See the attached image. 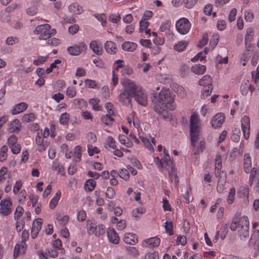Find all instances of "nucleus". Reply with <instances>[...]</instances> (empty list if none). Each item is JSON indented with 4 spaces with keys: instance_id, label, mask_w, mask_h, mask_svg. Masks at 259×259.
<instances>
[{
    "instance_id": "c03bdc74",
    "label": "nucleus",
    "mask_w": 259,
    "mask_h": 259,
    "mask_svg": "<svg viewBox=\"0 0 259 259\" xmlns=\"http://www.w3.org/2000/svg\"><path fill=\"white\" fill-rule=\"evenodd\" d=\"M125 249L127 253L133 257H138L139 255L138 250L135 247L127 246Z\"/></svg>"
},
{
    "instance_id": "0e129e2a",
    "label": "nucleus",
    "mask_w": 259,
    "mask_h": 259,
    "mask_svg": "<svg viewBox=\"0 0 259 259\" xmlns=\"http://www.w3.org/2000/svg\"><path fill=\"white\" fill-rule=\"evenodd\" d=\"M105 233V227L103 225H99L96 226V230L95 232V235L96 236H100Z\"/></svg>"
},
{
    "instance_id": "dca6fc26",
    "label": "nucleus",
    "mask_w": 259,
    "mask_h": 259,
    "mask_svg": "<svg viewBox=\"0 0 259 259\" xmlns=\"http://www.w3.org/2000/svg\"><path fill=\"white\" fill-rule=\"evenodd\" d=\"M171 28V22L169 20H167L161 23L159 27V30L164 32L167 35H171L173 34Z\"/></svg>"
},
{
    "instance_id": "7c9ffc66",
    "label": "nucleus",
    "mask_w": 259,
    "mask_h": 259,
    "mask_svg": "<svg viewBox=\"0 0 259 259\" xmlns=\"http://www.w3.org/2000/svg\"><path fill=\"white\" fill-rule=\"evenodd\" d=\"M105 49L109 54H114L116 52V44L112 41H107L105 44Z\"/></svg>"
},
{
    "instance_id": "bb28decb",
    "label": "nucleus",
    "mask_w": 259,
    "mask_h": 259,
    "mask_svg": "<svg viewBox=\"0 0 259 259\" xmlns=\"http://www.w3.org/2000/svg\"><path fill=\"white\" fill-rule=\"evenodd\" d=\"M61 196V191L58 190L49 203V207L53 209L57 206Z\"/></svg>"
},
{
    "instance_id": "052dcab7",
    "label": "nucleus",
    "mask_w": 259,
    "mask_h": 259,
    "mask_svg": "<svg viewBox=\"0 0 259 259\" xmlns=\"http://www.w3.org/2000/svg\"><path fill=\"white\" fill-rule=\"evenodd\" d=\"M48 58V56H39L37 57L36 59H35L34 60H33V63L35 65L38 66V65L45 63Z\"/></svg>"
},
{
    "instance_id": "37998d69",
    "label": "nucleus",
    "mask_w": 259,
    "mask_h": 259,
    "mask_svg": "<svg viewBox=\"0 0 259 259\" xmlns=\"http://www.w3.org/2000/svg\"><path fill=\"white\" fill-rule=\"evenodd\" d=\"M56 219L62 226H65L69 221V217L67 215H61L60 214L56 215Z\"/></svg>"
},
{
    "instance_id": "69168bd1",
    "label": "nucleus",
    "mask_w": 259,
    "mask_h": 259,
    "mask_svg": "<svg viewBox=\"0 0 259 259\" xmlns=\"http://www.w3.org/2000/svg\"><path fill=\"white\" fill-rule=\"evenodd\" d=\"M244 18L247 22H252L254 18L253 13L250 10H246L244 12Z\"/></svg>"
},
{
    "instance_id": "c85d7f7f",
    "label": "nucleus",
    "mask_w": 259,
    "mask_h": 259,
    "mask_svg": "<svg viewBox=\"0 0 259 259\" xmlns=\"http://www.w3.org/2000/svg\"><path fill=\"white\" fill-rule=\"evenodd\" d=\"M37 5L38 2L36 0L31 2L29 6L27 9V13L30 16H33L36 14L37 12Z\"/></svg>"
},
{
    "instance_id": "9d476101",
    "label": "nucleus",
    "mask_w": 259,
    "mask_h": 259,
    "mask_svg": "<svg viewBox=\"0 0 259 259\" xmlns=\"http://www.w3.org/2000/svg\"><path fill=\"white\" fill-rule=\"evenodd\" d=\"M241 128L244 138L247 140L250 135V118L248 116L244 115L241 120Z\"/></svg>"
},
{
    "instance_id": "de8ad7c7",
    "label": "nucleus",
    "mask_w": 259,
    "mask_h": 259,
    "mask_svg": "<svg viewBox=\"0 0 259 259\" xmlns=\"http://www.w3.org/2000/svg\"><path fill=\"white\" fill-rule=\"evenodd\" d=\"M236 194V190L234 187H232L230 189L227 201L228 204H231L233 203L234 200V197Z\"/></svg>"
},
{
    "instance_id": "6ab92c4d",
    "label": "nucleus",
    "mask_w": 259,
    "mask_h": 259,
    "mask_svg": "<svg viewBox=\"0 0 259 259\" xmlns=\"http://www.w3.org/2000/svg\"><path fill=\"white\" fill-rule=\"evenodd\" d=\"M91 49L97 55H100L102 53V43L98 40H92L90 44Z\"/></svg>"
},
{
    "instance_id": "0eeeda50",
    "label": "nucleus",
    "mask_w": 259,
    "mask_h": 259,
    "mask_svg": "<svg viewBox=\"0 0 259 259\" xmlns=\"http://www.w3.org/2000/svg\"><path fill=\"white\" fill-rule=\"evenodd\" d=\"M191 26V24L188 19L184 17L180 18L176 23L177 30L183 35L188 33Z\"/></svg>"
},
{
    "instance_id": "f704fd0d",
    "label": "nucleus",
    "mask_w": 259,
    "mask_h": 259,
    "mask_svg": "<svg viewBox=\"0 0 259 259\" xmlns=\"http://www.w3.org/2000/svg\"><path fill=\"white\" fill-rule=\"evenodd\" d=\"M238 195L240 197L244 198V201H245V203L246 204H247L248 203L249 191L247 188H240L239 190L238 191Z\"/></svg>"
},
{
    "instance_id": "72a5a7b5",
    "label": "nucleus",
    "mask_w": 259,
    "mask_h": 259,
    "mask_svg": "<svg viewBox=\"0 0 259 259\" xmlns=\"http://www.w3.org/2000/svg\"><path fill=\"white\" fill-rule=\"evenodd\" d=\"M254 36V30L253 28L248 27L246 29V32L245 36V42L247 45V44H250L251 41L252 40ZM250 44H249L248 47H249Z\"/></svg>"
},
{
    "instance_id": "e433bc0d",
    "label": "nucleus",
    "mask_w": 259,
    "mask_h": 259,
    "mask_svg": "<svg viewBox=\"0 0 259 259\" xmlns=\"http://www.w3.org/2000/svg\"><path fill=\"white\" fill-rule=\"evenodd\" d=\"M162 161L163 162V168L166 167L167 169H169L175 167L173 162L170 159L169 155L164 156V158L162 159Z\"/></svg>"
},
{
    "instance_id": "ddd939ff",
    "label": "nucleus",
    "mask_w": 259,
    "mask_h": 259,
    "mask_svg": "<svg viewBox=\"0 0 259 259\" xmlns=\"http://www.w3.org/2000/svg\"><path fill=\"white\" fill-rule=\"evenodd\" d=\"M160 243V239L158 237H151L145 239L142 243L143 247L153 248L158 246Z\"/></svg>"
},
{
    "instance_id": "a18cd8bd",
    "label": "nucleus",
    "mask_w": 259,
    "mask_h": 259,
    "mask_svg": "<svg viewBox=\"0 0 259 259\" xmlns=\"http://www.w3.org/2000/svg\"><path fill=\"white\" fill-rule=\"evenodd\" d=\"M188 43L186 41H181L174 46V49L178 52L183 51L187 47Z\"/></svg>"
},
{
    "instance_id": "473e14b6",
    "label": "nucleus",
    "mask_w": 259,
    "mask_h": 259,
    "mask_svg": "<svg viewBox=\"0 0 259 259\" xmlns=\"http://www.w3.org/2000/svg\"><path fill=\"white\" fill-rule=\"evenodd\" d=\"M199 84L200 85L203 86L204 88H208L209 86L212 85V78L210 76L205 75L199 81Z\"/></svg>"
},
{
    "instance_id": "f03ea898",
    "label": "nucleus",
    "mask_w": 259,
    "mask_h": 259,
    "mask_svg": "<svg viewBox=\"0 0 259 259\" xmlns=\"http://www.w3.org/2000/svg\"><path fill=\"white\" fill-rule=\"evenodd\" d=\"M121 83L124 88L123 91L119 96V101L126 106H128L131 103L132 94V80L125 78L121 80Z\"/></svg>"
},
{
    "instance_id": "20e7f679",
    "label": "nucleus",
    "mask_w": 259,
    "mask_h": 259,
    "mask_svg": "<svg viewBox=\"0 0 259 259\" xmlns=\"http://www.w3.org/2000/svg\"><path fill=\"white\" fill-rule=\"evenodd\" d=\"M249 221L247 217L244 215L239 220L238 235L241 240L249 236Z\"/></svg>"
},
{
    "instance_id": "5701e85b",
    "label": "nucleus",
    "mask_w": 259,
    "mask_h": 259,
    "mask_svg": "<svg viewBox=\"0 0 259 259\" xmlns=\"http://www.w3.org/2000/svg\"><path fill=\"white\" fill-rule=\"evenodd\" d=\"M154 109L155 111L157 112L159 115H161L163 119L165 120L170 119V113L164 110L161 107H160V105H155L154 107Z\"/></svg>"
},
{
    "instance_id": "412c9836",
    "label": "nucleus",
    "mask_w": 259,
    "mask_h": 259,
    "mask_svg": "<svg viewBox=\"0 0 259 259\" xmlns=\"http://www.w3.org/2000/svg\"><path fill=\"white\" fill-rule=\"evenodd\" d=\"M123 241L126 243L134 245L138 242V237L134 233H125L123 238Z\"/></svg>"
},
{
    "instance_id": "603ef678",
    "label": "nucleus",
    "mask_w": 259,
    "mask_h": 259,
    "mask_svg": "<svg viewBox=\"0 0 259 259\" xmlns=\"http://www.w3.org/2000/svg\"><path fill=\"white\" fill-rule=\"evenodd\" d=\"M24 211V209L22 207L19 205L18 206L16 207L15 211L14 212V220L16 221H18L19 219V218L23 215Z\"/></svg>"
},
{
    "instance_id": "aec40b11",
    "label": "nucleus",
    "mask_w": 259,
    "mask_h": 259,
    "mask_svg": "<svg viewBox=\"0 0 259 259\" xmlns=\"http://www.w3.org/2000/svg\"><path fill=\"white\" fill-rule=\"evenodd\" d=\"M107 235L110 242L115 244L119 243V237L114 229L109 228L107 231Z\"/></svg>"
},
{
    "instance_id": "ea45409f",
    "label": "nucleus",
    "mask_w": 259,
    "mask_h": 259,
    "mask_svg": "<svg viewBox=\"0 0 259 259\" xmlns=\"http://www.w3.org/2000/svg\"><path fill=\"white\" fill-rule=\"evenodd\" d=\"M96 185V183L94 180L89 179L85 182L84 185L85 190L92 191L95 189Z\"/></svg>"
},
{
    "instance_id": "4c0bfd02",
    "label": "nucleus",
    "mask_w": 259,
    "mask_h": 259,
    "mask_svg": "<svg viewBox=\"0 0 259 259\" xmlns=\"http://www.w3.org/2000/svg\"><path fill=\"white\" fill-rule=\"evenodd\" d=\"M119 142L127 147H131L133 146L132 142L124 135H120L118 137Z\"/></svg>"
},
{
    "instance_id": "8fccbe9b",
    "label": "nucleus",
    "mask_w": 259,
    "mask_h": 259,
    "mask_svg": "<svg viewBox=\"0 0 259 259\" xmlns=\"http://www.w3.org/2000/svg\"><path fill=\"white\" fill-rule=\"evenodd\" d=\"M8 151V148L6 146H3L0 150V161L3 162L4 161L7 156V152Z\"/></svg>"
},
{
    "instance_id": "1a4fd4ad",
    "label": "nucleus",
    "mask_w": 259,
    "mask_h": 259,
    "mask_svg": "<svg viewBox=\"0 0 259 259\" xmlns=\"http://www.w3.org/2000/svg\"><path fill=\"white\" fill-rule=\"evenodd\" d=\"M87 46L83 42H79L77 45L70 46L67 48V51L69 54L74 56H78L81 52L86 50Z\"/></svg>"
},
{
    "instance_id": "3c124183",
    "label": "nucleus",
    "mask_w": 259,
    "mask_h": 259,
    "mask_svg": "<svg viewBox=\"0 0 259 259\" xmlns=\"http://www.w3.org/2000/svg\"><path fill=\"white\" fill-rule=\"evenodd\" d=\"M94 16L101 23L102 26H105L106 24V16L105 14H95Z\"/></svg>"
},
{
    "instance_id": "5fc2aeb1",
    "label": "nucleus",
    "mask_w": 259,
    "mask_h": 259,
    "mask_svg": "<svg viewBox=\"0 0 259 259\" xmlns=\"http://www.w3.org/2000/svg\"><path fill=\"white\" fill-rule=\"evenodd\" d=\"M105 147L107 149L108 148H111L113 149H115V142L112 137L110 136L107 138Z\"/></svg>"
},
{
    "instance_id": "2f4dec72",
    "label": "nucleus",
    "mask_w": 259,
    "mask_h": 259,
    "mask_svg": "<svg viewBox=\"0 0 259 259\" xmlns=\"http://www.w3.org/2000/svg\"><path fill=\"white\" fill-rule=\"evenodd\" d=\"M251 168V157L249 154H245L244 157V170L246 173L250 172Z\"/></svg>"
},
{
    "instance_id": "393cba45",
    "label": "nucleus",
    "mask_w": 259,
    "mask_h": 259,
    "mask_svg": "<svg viewBox=\"0 0 259 259\" xmlns=\"http://www.w3.org/2000/svg\"><path fill=\"white\" fill-rule=\"evenodd\" d=\"M69 11L74 14L79 15L83 12V9L77 3H73L68 6Z\"/></svg>"
},
{
    "instance_id": "864d4df0",
    "label": "nucleus",
    "mask_w": 259,
    "mask_h": 259,
    "mask_svg": "<svg viewBox=\"0 0 259 259\" xmlns=\"http://www.w3.org/2000/svg\"><path fill=\"white\" fill-rule=\"evenodd\" d=\"M112 115H113L107 114L106 115L102 116V122L106 125H109L111 124L112 121L114 120Z\"/></svg>"
},
{
    "instance_id": "cd10ccee",
    "label": "nucleus",
    "mask_w": 259,
    "mask_h": 259,
    "mask_svg": "<svg viewBox=\"0 0 259 259\" xmlns=\"http://www.w3.org/2000/svg\"><path fill=\"white\" fill-rule=\"evenodd\" d=\"M137 48V45L133 42L126 41L124 42L122 45V49L124 51L133 52Z\"/></svg>"
},
{
    "instance_id": "4be33fe9",
    "label": "nucleus",
    "mask_w": 259,
    "mask_h": 259,
    "mask_svg": "<svg viewBox=\"0 0 259 259\" xmlns=\"http://www.w3.org/2000/svg\"><path fill=\"white\" fill-rule=\"evenodd\" d=\"M27 247L25 242H22L21 244H16L14 250V257L17 258L20 254H23Z\"/></svg>"
},
{
    "instance_id": "6e6552de",
    "label": "nucleus",
    "mask_w": 259,
    "mask_h": 259,
    "mask_svg": "<svg viewBox=\"0 0 259 259\" xmlns=\"http://www.w3.org/2000/svg\"><path fill=\"white\" fill-rule=\"evenodd\" d=\"M12 211V201L10 198L4 199L0 202V214L8 216Z\"/></svg>"
},
{
    "instance_id": "58836bf2",
    "label": "nucleus",
    "mask_w": 259,
    "mask_h": 259,
    "mask_svg": "<svg viewBox=\"0 0 259 259\" xmlns=\"http://www.w3.org/2000/svg\"><path fill=\"white\" fill-rule=\"evenodd\" d=\"M97 225L93 221L88 220L87 224V230L89 235L94 234Z\"/></svg>"
},
{
    "instance_id": "7ed1b4c3",
    "label": "nucleus",
    "mask_w": 259,
    "mask_h": 259,
    "mask_svg": "<svg viewBox=\"0 0 259 259\" xmlns=\"http://www.w3.org/2000/svg\"><path fill=\"white\" fill-rule=\"evenodd\" d=\"M190 136L191 144L195 147L199 139L200 123L197 114L193 113L191 115L190 119Z\"/></svg>"
},
{
    "instance_id": "bf43d9fd",
    "label": "nucleus",
    "mask_w": 259,
    "mask_h": 259,
    "mask_svg": "<svg viewBox=\"0 0 259 259\" xmlns=\"http://www.w3.org/2000/svg\"><path fill=\"white\" fill-rule=\"evenodd\" d=\"M164 228L166 233H168L170 235H173V224L172 222L166 221L165 222Z\"/></svg>"
},
{
    "instance_id": "c9c22d12",
    "label": "nucleus",
    "mask_w": 259,
    "mask_h": 259,
    "mask_svg": "<svg viewBox=\"0 0 259 259\" xmlns=\"http://www.w3.org/2000/svg\"><path fill=\"white\" fill-rule=\"evenodd\" d=\"M100 100L97 98H93L89 100V103L92 106V109L95 111H101L102 106L99 105Z\"/></svg>"
},
{
    "instance_id": "f8f14e48",
    "label": "nucleus",
    "mask_w": 259,
    "mask_h": 259,
    "mask_svg": "<svg viewBox=\"0 0 259 259\" xmlns=\"http://www.w3.org/2000/svg\"><path fill=\"white\" fill-rule=\"evenodd\" d=\"M225 116L222 113H218L212 117L210 124L212 127L217 128L222 126L224 122Z\"/></svg>"
},
{
    "instance_id": "e2e57ef3",
    "label": "nucleus",
    "mask_w": 259,
    "mask_h": 259,
    "mask_svg": "<svg viewBox=\"0 0 259 259\" xmlns=\"http://www.w3.org/2000/svg\"><path fill=\"white\" fill-rule=\"evenodd\" d=\"M110 22L113 23H117L120 20V15L119 14H111L108 18Z\"/></svg>"
},
{
    "instance_id": "49530a36",
    "label": "nucleus",
    "mask_w": 259,
    "mask_h": 259,
    "mask_svg": "<svg viewBox=\"0 0 259 259\" xmlns=\"http://www.w3.org/2000/svg\"><path fill=\"white\" fill-rule=\"evenodd\" d=\"M118 176L125 181H128L130 179L128 171L125 168H122L119 170Z\"/></svg>"
},
{
    "instance_id": "9b49d317",
    "label": "nucleus",
    "mask_w": 259,
    "mask_h": 259,
    "mask_svg": "<svg viewBox=\"0 0 259 259\" xmlns=\"http://www.w3.org/2000/svg\"><path fill=\"white\" fill-rule=\"evenodd\" d=\"M81 156V147L79 146L75 147L73 152H68L65 153V157L67 159H70L73 157V159L75 162H78L80 160Z\"/></svg>"
},
{
    "instance_id": "a878e982",
    "label": "nucleus",
    "mask_w": 259,
    "mask_h": 259,
    "mask_svg": "<svg viewBox=\"0 0 259 259\" xmlns=\"http://www.w3.org/2000/svg\"><path fill=\"white\" fill-rule=\"evenodd\" d=\"M222 159L220 155H217L215 158V176H219L222 175V173H225L224 171L222 170Z\"/></svg>"
},
{
    "instance_id": "680f3d73",
    "label": "nucleus",
    "mask_w": 259,
    "mask_h": 259,
    "mask_svg": "<svg viewBox=\"0 0 259 259\" xmlns=\"http://www.w3.org/2000/svg\"><path fill=\"white\" fill-rule=\"evenodd\" d=\"M146 212V209L143 207H139L135 208L132 211V215L134 218H138V214H142Z\"/></svg>"
},
{
    "instance_id": "338daca9",
    "label": "nucleus",
    "mask_w": 259,
    "mask_h": 259,
    "mask_svg": "<svg viewBox=\"0 0 259 259\" xmlns=\"http://www.w3.org/2000/svg\"><path fill=\"white\" fill-rule=\"evenodd\" d=\"M212 90V87L209 86L208 88H206V89H204L202 92V94L201 95V98L205 99V98L209 96Z\"/></svg>"
},
{
    "instance_id": "f257e3e1",
    "label": "nucleus",
    "mask_w": 259,
    "mask_h": 259,
    "mask_svg": "<svg viewBox=\"0 0 259 259\" xmlns=\"http://www.w3.org/2000/svg\"><path fill=\"white\" fill-rule=\"evenodd\" d=\"M154 99L156 103L161 105L166 109L174 110L176 108L174 97L169 89L162 88L158 94H154Z\"/></svg>"
},
{
    "instance_id": "2eb2a0df",
    "label": "nucleus",
    "mask_w": 259,
    "mask_h": 259,
    "mask_svg": "<svg viewBox=\"0 0 259 259\" xmlns=\"http://www.w3.org/2000/svg\"><path fill=\"white\" fill-rule=\"evenodd\" d=\"M21 123L18 119H15L8 123L7 131L10 133H18L21 130Z\"/></svg>"
},
{
    "instance_id": "f3484780",
    "label": "nucleus",
    "mask_w": 259,
    "mask_h": 259,
    "mask_svg": "<svg viewBox=\"0 0 259 259\" xmlns=\"http://www.w3.org/2000/svg\"><path fill=\"white\" fill-rule=\"evenodd\" d=\"M219 179L217 187V191L218 193H221L225 189V185L226 183V174L222 173L219 176H215Z\"/></svg>"
},
{
    "instance_id": "b1692460",
    "label": "nucleus",
    "mask_w": 259,
    "mask_h": 259,
    "mask_svg": "<svg viewBox=\"0 0 259 259\" xmlns=\"http://www.w3.org/2000/svg\"><path fill=\"white\" fill-rule=\"evenodd\" d=\"M28 107V105L25 102H21L14 106L11 111L13 115H16L24 111Z\"/></svg>"
},
{
    "instance_id": "423d86ee",
    "label": "nucleus",
    "mask_w": 259,
    "mask_h": 259,
    "mask_svg": "<svg viewBox=\"0 0 259 259\" xmlns=\"http://www.w3.org/2000/svg\"><path fill=\"white\" fill-rule=\"evenodd\" d=\"M51 26L48 24H45L37 26L33 31L35 34L38 35L40 40H46L50 38V29Z\"/></svg>"
},
{
    "instance_id": "39448f33",
    "label": "nucleus",
    "mask_w": 259,
    "mask_h": 259,
    "mask_svg": "<svg viewBox=\"0 0 259 259\" xmlns=\"http://www.w3.org/2000/svg\"><path fill=\"white\" fill-rule=\"evenodd\" d=\"M132 94L135 100L137 103L142 106H146L147 104V97L142 91L141 88L132 81Z\"/></svg>"
},
{
    "instance_id": "a19ab883",
    "label": "nucleus",
    "mask_w": 259,
    "mask_h": 259,
    "mask_svg": "<svg viewBox=\"0 0 259 259\" xmlns=\"http://www.w3.org/2000/svg\"><path fill=\"white\" fill-rule=\"evenodd\" d=\"M168 171L169 177L171 182H174L176 184L178 183V177L176 173L175 168L167 169Z\"/></svg>"
},
{
    "instance_id": "13d9d810",
    "label": "nucleus",
    "mask_w": 259,
    "mask_h": 259,
    "mask_svg": "<svg viewBox=\"0 0 259 259\" xmlns=\"http://www.w3.org/2000/svg\"><path fill=\"white\" fill-rule=\"evenodd\" d=\"M19 41V38L17 36H11L7 38L6 43L8 45L13 46Z\"/></svg>"
},
{
    "instance_id": "6e6d98bb",
    "label": "nucleus",
    "mask_w": 259,
    "mask_h": 259,
    "mask_svg": "<svg viewBox=\"0 0 259 259\" xmlns=\"http://www.w3.org/2000/svg\"><path fill=\"white\" fill-rule=\"evenodd\" d=\"M69 117V114L68 113L65 112L62 113L59 119L60 124L66 125L68 122Z\"/></svg>"
},
{
    "instance_id": "774afa93",
    "label": "nucleus",
    "mask_w": 259,
    "mask_h": 259,
    "mask_svg": "<svg viewBox=\"0 0 259 259\" xmlns=\"http://www.w3.org/2000/svg\"><path fill=\"white\" fill-rule=\"evenodd\" d=\"M145 259H159V255L157 252H148L145 255Z\"/></svg>"
},
{
    "instance_id": "4468645a",
    "label": "nucleus",
    "mask_w": 259,
    "mask_h": 259,
    "mask_svg": "<svg viewBox=\"0 0 259 259\" xmlns=\"http://www.w3.org/2000/svg\"><path fill=\"white\" fill-rule=\"evenodd\" d=\"M42 220L40 218L36 219L33 223L31 230V236L33 239L35 238L41 228Z\"/></svg>"
},
{
    "instance_id": "a211bd4d",
    "label": "nucleus",
    "mask_w": 259,
    "mask_h": 259,
    "mask_svg": "<svg viewBox=\"0 0 259 259\" xmlns=\"http://www.w3.org/2000/svg\"><path fill=\"white\" fill-rule=\"evenodd\" d=\"M140 139L142 141L145 146L149 150L154 149L153 146L155 145V140L154 138L149 137V138L142 136H139Z\"/></svg>"
},
{
    "instance_id": "09e8293b",
    "label": "nucleus",
    "mask_w": 259,
    "mask_h": 259,
    "mask_svg": "<svg viewBox=\"0 0 259 259\" xmlns=\"http://www.w3.org/2000/svg\"><path fill=\"white\" fill-rule=\"evenodd\" d=\"M45 254L51 257L55 258L58 255V250L53 248H48L46 250Z\"/></svg>"
},
{
    "instance_id": "c756f323",
    "label": "nucleus",
    "mask_w": 259,
    "mask_h": 259,
    "mask_svg": "<svg viewBox=\"0 0 259 259\" xmlns=\"http://www.w3.org/2000/svg\"><path fill=\"white\" fill-rule=\"evenodd\" d=\"M192 71L196 74H203L206 71V66L200 64H195L191 67Z\"/></svg>"
},
{
    "instance_id": "79ce46f5",
    "label": "nucleus",
    "mask_w": 259,
    "mask_h": 259,
    "mask_svg": "<svg viewBox=\"0 0 259 259\" xmlns=\"http://www.w3.org/2000/svg\"><path fill=\"white\" fill-rule=\"evenodd\" d=\"M35 118V114L33 113H30L24 114L22 117V121L24 123H27L33 121Z\"/></svg>"
},
{
    "instance_id": "4d7b16f0",
    "label": "nucleus",
    "mask_w": 259,
    "mask_h": 259,
    "mask_svg": "<svg viewBox=\"0 0 259 259\" xmlns=\"http://www.w3.org/2000/svg\"><path fill=\"white\" fill-rule=\"evenodd\" d=\"M219 36L218 34H214L212 36L210 40V47L213 50L217 45L219 42Z\"/></svg>"
}]
</instances>
